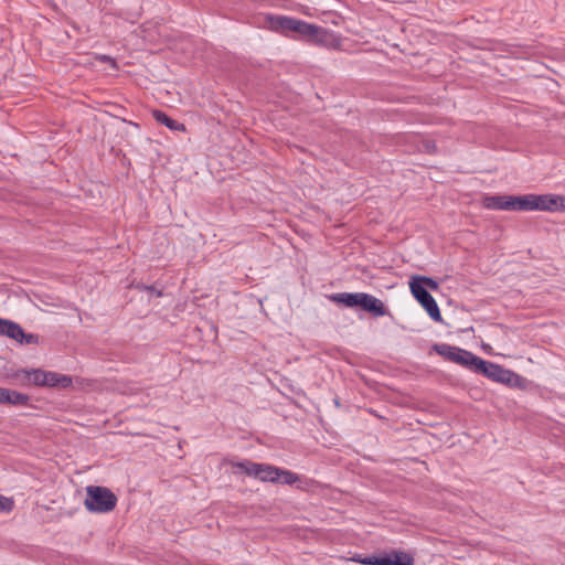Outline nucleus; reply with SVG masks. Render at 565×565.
Masks as SVG:
<instances>
[{
  "label": "nucleus",
  "mask_w": 565,
  "mask_h": 565,
  "mask_svg": "<svg viewBox=\"0 0 565 565\" xmlns=\"http://www.w3.org/2000/svg\"><path fill=\"white\" fill-rule=\"evenodd\" d=\"M14 508V502L11 498L0 494V512H11Z\"/></svg>",
  "instance_id": "nucleus-22"
},
{
  "label": "nucleus",
  "mask_w": 565,
  "mask_h": 565,
  "mask_svg": "<svg viewBox=\"0 0 565 565\" xmlns=\"http://www.w3.org/2000/svg\"><path fill=\"white\" fill-rule=\"evenodd\" d=\"M278 478L279 480L275 483L294 486L300 481V476L291 470H287L278 467Z\"/></svg>",
  "instance_id": "nucleus-19"
},
{
  "label": "nucleus",
  "mask_w": 565,
  "mask_h": 565,
  "mask_svg": "<svg viewBox=\"0 0 565 565\" xmlns=\"http://www.w3.org/2000/svg\"><path fill=\"white\" fill-rule=\"evenodd\" d=\"M386 561L388 562L386 565H414L413 554L397 550L386 552Z\"/></svg>",
  "instance_id": "nucleus-15"
},
{
  "label": "nucleus",
  "mask_w": 565,
  "mask_h": 565,
  "mask_svg": "<svg viewBox=\"0 0 565 565\" xmlns=\"http://www.w3.org/2000/svg\"><path fill=\"white\" fill-rule=\"evenodd\" d=\"M419 284L425 290L436 291L439 289V284L436 279L428 276H413L409 280V287H414L415 284Z\"/></svg>",
  "instance_id": "nucleus-18"
},
{
  "label": "nucleus",
  "mask_w": 565,
  "mask_h": 565,
  "mask_svg": "<svg viewBox=\"0 0 565 565\" xmlns=\"http://www.w3.org/2000/svg\"><path fill=\"white\" fill-rule=\"evenodd\" d=\"M557 210L556 212H565V195L556 194Z\"/></svg>",
  "instance_id": "nucleus-23"
},
{
  "label": "nucleus",
  "mask_w": 565,
  "mask_h": 565,
  "mask_svg": "<svg viewBox=\"0 0 565 565\" xmlns=\"http://www.w3.org/2000/svg\"><path fill=\"white\" fill-rule=\"evenodd\" d=\"M334 403H335V405H337V406H339V405H340V403H339V401H338V399H335V401H334Z\"/></svg>",
  "instance_id": "nucleus-27"
},
{
  "label": "nucleus",
  "mask_w": 565,
  "mask_h": 565,
  "mask_svg": "<svg viewBox=\"0 0 565 565\" xmlns=\"http://www.w3.org/2000/svg\"><path fill=\"white\" fill-rule=\"evenodd\" d=\"M17 342L21 344H39L40 337L35 333H25L23 331V334L18 337Z\"/></svg>",
  "instance_id": "nucleus-20"
},
{
  "label": "nucleus",
  "mask_w": 565,
  "mask_h": 565,
  "mask_svg": "<svg viewBox=\"0 0 565 565\" xmlns=\"http://www.w3.org/2000/svg\"><path fill=\"white\" fill-rule=\"evenodd\" d=\"M266 23L271 31L294 40L303 41L310 45L338 49L341 44L339 36L334 32L297 18L267 14Z\"/></svg>",
  "instance_id": "nucleus-1"
},
{
  "label": "nucleus",
  "mask_w": 565,
  "mask_h": 565,
  "mask_svg": "<svg viewBox=\"0 0 565 565\" xmlns=\"http://www.w3.org/2000/svg\"><path fill=\"white\" fill-rule=\"evenodd\" d=\"M434 351L445 360L454 362L473 372L480 356L472 352L450 345L447 343H437L433 347Z\"/></svg>",
  "instance_id": "nucleus-4"
},
{
  "label": "nucleus",
  "mask_w": 565,
  "mask_h": 565,
  "mask_svg": "<svg viewBox=\"0 0 565 565\" xmlns=\"http://www.w3.org/2000/svg\"><path fill=\"white\" fill-rule=\"evenodd\" d=\"M117 497L115 493L102 486L86 487L84 505L92 513H108L116 508Z\"/></svg>",
  "instance_id": "nucleus-3"
},
{
  "label": "nucleus",
  "mask_w": 565,
  "mask_h": 565,
  "mask_svg": "<svg viewBox=\"0 0 565 565\" xmlns=\"http://www.w3.org/2000/svg\"><path fill=\"white\" fill-rule=\"evenodd\" d=\"M100 60H102V61H110V60H111V57H110V56H108V55H103V56L100 57Z\"/></svg>",
  "instance_id": "nucleus-26"
},
{
  "label": "nucleus",
  "mask_w": 565,
  "mask_h": 565,
  "mask_svg": "<svg viewBox=\"0 0 565 565\" xmlns=\"http://www.w3.org/2000/svg\"><path fill=\"white\" fill-rule=\"evenodd\" d=\"M234 467L246 476L254 477L263 482H273L279 480L278 467L269 463H258L250 460H243L234 463Z\"/></svg>",
  "instance_id": "nucleus-5"
},
{
  "label": "nucleus",
  "mask_w": 565,
  "mask_h": 565,
  "mask_svg": "<svg viewBox=\"0 0 565 565\" xmlns=\"http://www.w3.org/2000/svg\"><path fill=\"white\" fill-rule=\"evenodd\" d=\"M152 117L158 124H161L169 128L172 131H185V126L170 116H168L164 111L156 109L152 111Z\"/></svg>",
  "instance_id": "nucleus-13"
},
{
  "label": "nucleus",
  "mask_w": 565,
  "mask_h": 565,
  "mask_svg": "<svg viewBox=\"0 0 565 565\" xmlns=\"http://www.w3.org/2000/svg\"><path fill=\"white\" fill-rule=\"evenodd\" d=\"M413 297L419 302V305L426 310L429 318L435 322H443V316L440 309L428 290H425L419 284H415L414 287H409Z\"/></svg>",
  "instance_id": "nucleus-6"
},
{
  "label": "nucleus",
  "mask_w": 565,
  "mask_h": 565,
  "mask_svg": "<svg viewBox=\"0 0 565 565\" xmlns=\"http://www.w3.org/2000/svg\"><path fill=\"white\" fill-rule=\"evenodd\" d=\"M533 193L514 195V211L529 212L534 211Z\"/></svg>",
  "instance_id": "nucleus-17"
},
{
  "label": "nucleus",
  "mask_w": 565,
  "mask_h": 565,
  "mask_svg": "<svg viewBox=\"0 0 565 565\" xmlns=\"http://www.w3.org/2000/svg\"><path fill=\"white\" fill-rule=\"evenodd\" d=\"M141 288L147 290L150 294L157 295L158 297H160L162 295V292L160 290H157L154 286H146V285H143Z\"/></svg>",
  "instance_id": "nucleus-24"
},
{
  "label": "nucleus",
  "mask_w": 565,
  "mask_h": 565,
  "mask_svg": "<svg viewBox=\"0 0 565 565\" xmlns=\"http://www.w3.org/2000/svg\"><path fill=\"white\" fill-rule=\"evenodd\" d=\"M366 565H386L388 562L386 561V552L381 555H369L365 556Z\"/></svg>",
  "instance_id": "nucleus-21"
},
{
  "label": "nucleus",
  "mask_w": 565,
  "mask_h": 565,
  "mask_svg": "<svg viewBox=\"0 0 565 565\" xmlns=\"http://www.w3.org/2000/svg\"><path fill=\"white\" fill-rule=\"evenodd\" d=\"M482 205L487 210L514 211V195H486L482 200Z\"/></svg>",
  "instance_id": "nucleus-8"
},
{
  "label": "nucleus",
  "mask_w": 565,
  "mask_h": 565,
  "mask_svg": "<svg viewBox=\"0 0 565 565\" xmlns=\"http://www.w3.org/2000/svg\"><path fill=\"white\" fill-rule=\"evenodd\" d=\"M505 370L507 369L498 363L479 358L473 373L483 375L493 382L500 383Z\"/></svg>",
  "instance_id": "nucleus-7"
},
{
  "label": "nucleus",
  "mask_w": 565,
  "mask_h": 565,
  "mask_svg": "<svg viewBox=\"0 0 565 565\" xmlns=\"http://www.w3.org/2000/svg\"><path fill=\"white\" fill-rule=\"evenodd\" d=\"M30 396L14 390L2 387L0 391V404H8L12 406H26L29 405Z\"/></svg>",
  "instance_id": "nucleus-10"
},
{
  "label": "nucleus",
  "mask_w": 565,
  "mask_h": 565,
  "mask_svg": "<svg viewBox=\"0 0 565 565\" xmlns=\"http://www.w3.org/2000/svg\"><path fill=\"white\" fill-rule=\"evenodd\" d=\"M526 379L515 373L512 370L507 369L504 374L502 375V380L500 384H504L510 388H525L526 387Z\"/></svg>",
  "instance_id": "nucleus-16"
},
{
  "label": "nucleus",
  "mask_w": 565,
  "mask_h": 565,
  "mask_svg": "<svg viewBox=\"0 0 565 565\" xmlns=\"http://www.w3.org/2000/svg\"><path fill=\"white\" fill-rule=\"evenodd\" d=\"M44 387L66 388L72 385L73 380L70 375L61 374L53 371H45Z\"/></svg>",
  "instance_id": "nucleus-12"
},
{
  "label": "nucleus",
  "mask_w": 565,
  "mask_h": 565,
  "mask_svg": "<svg viewBox=\"0 0 565 565\" xmlns=\"http://www.w3.org/2000/svg\"><path fill=\"white\" fill-rule=\"evenodd\" d=\"M15 376L17 379H20L23 384L35 385L41 387H44V379H46L45 371L41 369H22L15 373Z\"/></svg>",
  "instance_id": "nucleus-9"
},
{
  "label": "nucleus",
  "mask_w": 565,
  "mask_h": 565,
  "mask_svg": "<svg viewBox=\"0 0 565 565\" xmlns=\"http://www.w3.org/2000/svg\"><path fill=\"white\" fill-rule=\"evenodd\" d=\"M533 207L534 211H543V212H556L557 210V201L556 194L546 193V194H534L533 193Z\"/></svg>",
  "instance_id": "nucleus-11"
},
{
  "label": "nucleus",
  "mask_w": 565,
  "mask_h": 565,
  "mask_svg": "<svg viewBox=\"0 0 565 565\" xmlns=\"http://www.w3.org/2000/svg\"><path fill=\"white\" fill-rule=\"evenodd\" d=\"M351 559H352L353 562H355V563L366 565V562L364 561V559H365V556H363V555H361V554H355Z\"/></svg>",
  "instance_id": "nucleus-25"
},
{
  "label": "nucleus",
  "mask_w": 565,
  "mask_h": 565,
  "mask_svg": "<svg viewBox=\"0 0 565 565\" xmlns=\"http://www.w3.org/2000/svg\"><path fill=\"white\" fill-rule=\"evenodd\" d=\"M22 334L23 329L20 324L11 320L0 318V335H4L17 341L18 337H21Z\"/></svg>",
  "instance_id": "nucleus-14"
},
{
  "label": "nucleus",
  "mask_w": 565,
  "mask_h": 565,
  "mask_svg": "<svg viewBox=\"0 0 565 565\" xmlns=\"http://www.w3.org/2000/svg\"><path fill=\"white\" fill-rule=\"evenodd\" d=\"M329 299L347 308H359L373 317L391 316L384 302L367 292H337L330 295Z\"/></svg>",
  "instance_id": "nucleus-2"
}]
</instances>
